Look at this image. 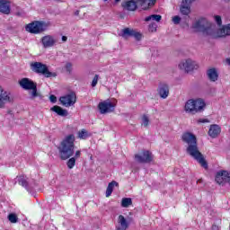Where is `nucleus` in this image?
I'll use <instances>...</instances> for the list:
<instances>
[{"mask_svg":"<svg viewBox=\"0 0 230 230\" xmlns=\"http://www.w3.org/2000/svg\"><path fill=\"white\" fill-rule=\"evenodd\" d=\"M220 132H222L220 126L214 124L210 126V128L208 130V136H210V137L215 139L216 137H218Z\"/></svg>","mask_w":230,"mask_h":230,"instance_id":"obj_18","label":"nucleus"},{"mask_svg":"<svg viewBox=\"0 0 230 230\" xmlns=\"http://www.w3.org/2000/svg\"><path fill=\"white\" fill-rule=\"evenodd\" d=\"M227 1H230V0H227Z\"/></svg>","mask_w":230,"mask_h":230,"instance_id":"obj_53","label":"nucleus"},{"mask_svg":"<svg viewBox=\"0 0 230 230\" xmlns=\"http://www.w3.org/2000/svg\"><path fill=\"white\" fill-rule=\"evenodd\" d=\"M118 224L115 230H127L128 228V222L123 215H119L118 217Z\"/></svg>","mask_w":230,"mask_h":230,"instance_id":"obj_17","label":"nucleus"},{"mask_svg":"<svg viewBox=\"0 0 230 230\" xmlns=\"http://www.w3.org/2000/svg\"><path fill=\"white\" fill-rule=\"evenodd\" d=\"M161 19H162V16L160 14H152L150 16L146 17L145 21L146 22H148L150 21H155V22H159Z\"/></svg>","mask_w":230,"mask_h":230,"instance_id":"obj_28","label":"nucleus"},{"mask_svg":"<svg viewBox=\"0 0 230 230\" xmlns=\"http://www.w3.org/2000/svg\"><path fill=\"white\" fill-rule=\"evenodd\" d=\"M29 33H32L34 35H38V33H40L42 30H27Z\"/></svg>","mask_w":230,"mask_h":230,"instance_id":"obj_39","label":"nucleus"},{"mask_svg":"<svg viewBox=\"0 0 230 230\" xmlns=\"http://www.w3.org/2000/svg\"><path fill=\"white\" fill-rule=\"evenodd\" d=\"M19 84L25 91H31L37 85V83L26 77L20 80Z\"/></svg>","mask_w":230,"mask_h":230,"instance_id":"obj_15","label":"nucleus"},{"mask_svg":"<svg viewBox=\"0 0 230 230\" xmlns=\"http://www.w3.org/2000/svg\"><path fill=\"white\" fill-rule=\"evenodd\" d=\"M226 64L230 66V58H226Z\"/></svg>","mask_w":230,"mask_h":230,"instance_id":"obj_47","label":"nucleus"},{"mask_svg":"<svg viewBox=\"0 0 230 230\" xmlns=\"http://www.w3.org/2000/svg\"><path fill=\"white\" fill-rule=\"evenodd\" d=\"M46 28H49V22L43 21H34L25 25V30H46Z\"/></svg>","mask_w":230,"mask_h":230,"instance_id":"obj_12","label":"nucleus"},{"mask_svg":"<svg viewBox=\"0 0 230 230\" xmlns=\"http://www.w3.org/2000/svg\"><path fill=\"white\" fill-rule=\"evenodd\" d=\"M101 114H109L110 112H114L116 109V102H112L111 101H104L98 105Z\"/></svg>","mask_w":230,"mask_h":230,"instance_id":"obj_9","label":"nucleus"},{"mask_svg":"<svg viewBox=\"0 0 230 230\" xmlns=\"http://www.w3.org/2000/svg\"><path fill=\"white\" fill-rule=\"evenodd\" d=\"M178 66L181 71H185V73H190V71L199 69V64L191 58L182 60Z\"/></svg>","mask_w":230,"mask_h":230,"instance_id":"obj_6","label":"nucleus"},{"mask_svg":"<svg viewBox=\"0 0 230 230\" xmlns=\"http://www.w3.org/2000/svg\"><path fill=\"white\" fill-rule=\"evenodd\" d=\"M93 134L89 133L87 129L83 128L77 133L78 139H87V137H91Z\"/></svg>","mask_w":230,"mask_h":230,"instance_id":"obj_27","label":"nucleus"},{"mask_svg":"<svg viewBox=\"0 0 230 230\" xmlns=\"http://www.w3.org/2000/svg\"><path fill=\"white\" fill-rule=\"evenodd\" d=\"M41 44L43 48H53L58 44V36L47 35L41 38Z\"/></svg>","mask_w":230,"mask_h":230,"instance_id":"obj_11","label":"nucleus"},{"mask_svg":"<svg viewBox=\"0 0 230 230\" xmlns=\"http://www.w3.org/2000/svg\"><path fill=\"white\" fill-rule=\"evenodd\" d=\"M135 160L137 163L140 164L152 163V161H154V155H152V152L148 150H144L140 154L135 155Z\"/></svg>","mask_w":230,"mask_h":230,"instance_id":"obj_7","label":"nucleus"},{"mask_svg":"<svg viewBox=\"0 0 230 230\" xmlns=\"http://www.w3.org/2000/svg\"><path fill=\"white\" fill-rule=\"evenodd\" d=\"M10 1L8 0H0V12L8 15L10 13Z\"/></svg>","mask_w":230,"mask_h":230,"instance_id":"obj_19","label":"nucleus"},{"mask_svg":"<svg viewBox=\"0 0 230 230\" xmlns=\"http://www.w3.org/2000/svg\"><path fill=\"white\" fill-rule=\"evenodd\" d=\"M123 7L125 8V10L134 12L137 9V4H136V1L134 0H129L123 4Z\"/></svg>","mask_w":230,"mask_h":230,"instance_id":"obj_23","label":"nucleus"},{"mask_svg":"<svg viewBox=\"0 0 230 230\" xmlns=\"http://www.w3.org/2000/svg\"><path fill=\"white\" fill-rule=\"evenodd\" d=\"M132 206V199L130 198H123L121 200V207L122 208H128Z\"/></svg>","mask_w":230,"mask_h":230,"instance_id":"obj_30","label":"nucleus"},{"mask_svg":"<svg viewBox=\"0 0 230 230\" xmlns=\"http://www.w3.org/2000/svg\"><path fill=\"white\" fill-rule=\"evenodd\" d=\"M198 182H202V180H198Z\"/></svg>","mask_w":230,"mask_h":230,"instance_id":"obj_49","label":"nucleus"},{"mask_svg":"<svg viewBox=\"0 0 230 230\" xmlns=\"http://www.w3.org/2000/svg\"><path fill=\"white\" fill-rule=\"evenodd\" d=\"M198 123H209V119H199Z\"/></svg>","mask_w":230,"mask_h":230,"instance_id":"obj_42","label":"nucleus"},{"mask_svg":"<svg viewBox=\"0 0 230 230\" xmlns=\"http://www.w3.org/2000/svg\"><path fill=\"white\" fill-rule=\"evenodd\" d=\"M140 4H148V6H152L155 4V0H137Z\"/></svg>","mask_w":230,"mask_h":230,"instance_id":"obj_33","label":"nucleus"},{"mask_svg":"<svg viewBox=\"0 0 230 230\" xmlns=\"http://www.w3.org/2000/svg\"><path fill=\"white\" fill-rule=\"evenodd\" d=\"M211 26V22H208L206 18H199L192 23L194 30H208Z\"/></svg>","mask_w":230,"mask_h":230,"instance_id":"obj_13","label":"nucleus"},{"mask_svg":"<svg viewBox=\"0 0 230 230\" xmlns=\"http://www.w3.org/2000/svg\"><path fill=\"white\" fill-rule=\"evenodd\" d=\"M104 1H107V0H104Z\"/></svg>","mask_w":230,"mask_h":230,"instance_id":"obj_52","label":"nucleus"},{"mask_svg":"<svg viewBox=\"0 0 230 230\" xmlns=\"http://www.w3.org/2000/svg\"><path fill=\"white\" fill-rule=\"evenodd\" d=\"M6 102H12L10 93L6 91H4L3 87L0 86V109L4 107V103H6Z\"/></svg>","mask_w":230,"mask_h":230,"instance_id":"obj_16","label":"nucleus"},{"mask_svg":"<svg viewBox=\"0 0 230 230\" xmlns=\"http://www.w3.org/2000/svg\"><path fill=\"white\" fill-rule=\"evenodd\" d=\"M31 69L37 75H42L45 78H55L57 76V73L50 72L48 66L41 62L31 63Z\"/></svg>","mask_w":230,"mask_h":230,"instance_id":"obj_4","label":"nucleus"},{"mask_svg":"<svg viewBox=\"0 0 230 230\" xmlns=\"http://www.w3.org/2000/svg\"><path fill=\"white\" fill-rule=\"evenodd\" d=\"M222 30H230V23L227 24V25H226V26H224V27L222 28Z\"/></svg>","mask_w":230,"mask_h":230,"instance_id":"obj_46","label":"nucleus"},{"mask_svg":"<svg viewBox=\"0 0 230 230\" xmlns=\"http://www.w3.org/2000/svg\"><path fill=\"white\" fill-rule=\"evenodd\" d=\"M116 1V3H119V1H121V0H115Z\"/></svg>","mask_w":230,"mask_h":230,"instance_id":"obj_48","label":"nucleus"},{"mask_svg":"<svg viewBox=\"0 0 230 230\" xmlns=\"http://www.w3.org/2000/svg\"><path fill=\"white\" fill-rule=\"evenodd\" d=\"M206 109V102L202 99H190L186 102L184 111L187 114H197Z\"/></svg>","mask_w":230,"mask_h":230,"instance_id":"obj_3","label":"nucleus"},{"mask_svg":"<svg viewBox=\"0 0 230 230\" xmlns=\"http://www.w3.org/2000/svg\"><path fill=\"white\" fill-rule=\"evenodd\" d=\"M150 30H157V24H155V22H152L150 25Z\"/></svg>","mask_w":230,"mask_h":230,"instance_id":"obj_44","label":"nucleus"},{"mask_svg":"<svg viewBox=\"0 0 230 230\" xmlns=\"http://www.w3.org/2000/svg\"><path fill=\"white\" fill-rule=\"evenodd\" d=\"M50 111L53 112H56L58 116L66 117L67 116V111L66 110L62 109L60 106H53Z\"/></svg>","mask_w":230,"mask_h":230,"instance_id":"obj_25","label":"nucleus"},{"mask_svg":"<svg viewBox=\"0 0 230 230\" xmlns=\"http://www.w3.org/2000/svg\"><path fill=\"white\" fill-rule=\"evenodd\" d=\"M59 157L62 161H67L75 155V135H68L61 142L59 147Z\"/></svg>","mask_w":230,"mask_h":230,"instance_id":"obj_2","label":"nucleus"},{"mask_svg":"<svg viewBox=\"0 0 230 230\" xmlns=\"http://www.w3.org/2000/svg\"><path fill=\"white\" fill-rule=\"evenodd\" d=\"M31 100H34L35 98H42V95L37 92V84L32 89H31Z\"/></svg>","mask_w":230,"mask_h":230,"instance_id":"obj_29","label":"nucleus"},{"mask_svg":"<svg viewBox=\"0 0 230 230\" xmlns=\"http://www.w3.org/2000/svg\"><path fill=\"white\" fill-rule=\"evenodd\" d=\"M76 15H78V11L75 12Z\"/></svg>","mask_w":230,"mask_h":230,"instance_id":"obj_50","label":"nucleus"},{"mask_svg":"<svg viewBox=\"0 0 230 230\" xmlns=\"http://www.w3.org/2000/svg\"><path fill=\"white\" fill-rule=\"evenodd\" d=\"M61 40L62 42H67V36H62Z\"/></svg>","mask_w":230,"mask_h":230,"instance_id":"obj_45","label":"nucleus"},{"mask_svg":"<svg viewBox=\"0 0 230 230\" xmlns=\"http://www.w3.org/2000/svg\"><path fill=\"white\" fill-rule=\"evenodd\" d=\"M172 22L173 24H179L181 22V18L179 15L173 16L172 17Z\"/></svg>","mask_w":230,"mask_h":230,"instance_id":"obj_38","label":"nucleus"},{"mask_svg":"<svg viewBox=\"0 0 230 230\" xmlns=\"http://www.w3.org/2000/svg\"><path fill=\"white\" fill-rule=\"evenodd\" d=\"M119 184L116 181H112L108 184L107 190H106V197H110L112 195V191H114V187H118Z\"/></svg>","mask_w":230,"mask_h":230,"instance_id":"obj_26","label":"nucleus"},{"mask_svg":"<svg viewBox=\"0 0 230 230\" xmlns=\"http://www.w3.org/2000/svg\"><path fill=\"white\" fill-rule=\"evenodd\" d=\"M82 155V152L80 150H77L75 154L74 158L80 159V156Z\"/></svg>","mask_w":230,"mask_h":230,"instance_id":"obj_41","label":"nucleus"},{"mask_svg":"<svg viewBox=\"0 0 230 230\" xmlns=\"http://www.w3.org/2000/svg\"><path fill=\"white\" fill-rule=\"evenodd\" d=\"M59 102L64 105V107H73L76 103V93L74 92L62 96L59 98Z\"/></svg>","mask_w":230,"mask_h":230,"instance_id":"obj_10","label":"nucleus"},{"mask_svg":"<svg viewBox=\"0 0 230 230\" xmlns=\"http://www.w3.org/2000/svg\"><path fill=\"white\" fill-rule=\"evenodd\" d=\"M65 69L68 75H71V72L73 71V64L71 63H66L65 66Z\"/></svg>","mask_w":230,"mask_h":230,"instance_id":"obj_35","label":"nucleus"},{"mask_svg":"<svg viewBox=\"0 0 230 230\" xmlns=\"http://www.w3.org/2000/svg\"><path fill=\"white\" fill-rule=\"evenodd\" d=\"M207 76L210 82H217L218 80V71H217V68H209L207 71Z\"/></svg>","mask_w":230,"mask_h":230,"instance_id":"obj_21","label":"nucleus"},{"mask_svg":"<svg viewBox=\"0 0 230 230\" xmlns=\"http://www.w3.org/2000/svg\"><path fill=\"white\" fill-rule=\"evenodd\" d=\"M75 164H76V158H75V157L70 158L66 162V165H67V168H69V170H73V168H75Z\"/></svg>","mask_w":230,"mask_h":230,"instance_id":"obj_31","label":"nucleus"},{"mask_svg":"<svg viewBox=\"0 0 230 230\" xmlns=\"http://www.w3.org/2000/svg\"><path fill=\"white\" fill-rule=\"evenodd\" d=\"M49 101L51 102V103H57V96L50 95L49 96Z\"/></svg>","mask_w":230,"mask_h":230,"instance_id":"obj_40","label":"nucleus"},{"mask_svg":"<svg viewBox=\"0 0 230 230\" xmlns=\"http://www.w3.org/2000/svg\"><path fill=\"white\" fill-rule=\"evenodd\" d=\"M117 35L122 37V39H127L128 37H134L136 40H141L143 39V34L134 30H120L118 31Z\"/></svg>","mask_w":230,"mask_h":230,"instance_id":"obj_8","label":"nucleus"},{"mask_svg":"<svg viewBox=\"0 0 230 230\" xmlns=\"http://www.w3.org/2000/svg\"><path fill=\"white\" fill-rule=\"evenodd\" d=\"M124 30H128V28H125Z\"/></svg>","mask_w":230,"mask_h":230,"instance_id":"obj_51","label":"nucleus"},{"mask_svg":"<svg viewBox=\"0 0 230 230\" xmlns=\"http://www.w3.org/2000/svg\"><path fill=\"white\" fill-rule=\"evenodd\" d=\"M227 171H221L218 172L216 175V182H217V184H222L223 182L226 181L227 179Z\"/></svg>","mask_w":230,"mask_h":230,"instance_id":"obj_22","label":"nucleus"},{"mask_svg":"<svg viewBox=\"0 0 230 230\" xmlns=\"http://www.w3.org/2000/svg\"><path fill=\"white\" fill-rule=\"evenodd\" d=\"M202 35L210 39H220L230 35V30H203Z\"/></svg>","mask_w":230,"mask_h":230,"instance_id":"obj_5","label":"nucleus"},{"mask_svg":"<svg viewBox=\"0 0 230 230\" xmlns=\"http://www.w3.org/2000/svg\"><path fill=\"white\" fill-rule=\"evenodd\" d=\"M98 78H99V75H95L92 81V87H96V85H98Z\"/></svg>","mask_w":230,"mask_h":230,"instance_id":"obj_37","label":"nucleus"},{"mask_svg":"<svg viewBox=\"0 0 230 230\" xmlns=\"http://www.w3.org/2000/svg\"><path fill=\"white\" fill-rule=\"evenodd\" d=\"M157 93L160 98L166 100L170 96V85L166 83H160L158 85Z\"/></svg>","mask_w":230,"mask_h":230,"instance_id":"obj_14","label":"nucleus"},{"mask_svg":"<svg viewBox=\"0 0 230 230\" xmlns=\"http://www.w3.org/2000/svg\"><path fill=\"white\" fill-rule=\"evenodd\" d=\"M148 123H150V119H148V116L143 115L142 125H144L145 127H148Z\"/></svg>","mask_w":230,"mask_h":230,"instance_id":"obj_34","label":"nucleus"},{"mask_svg":"<svg viewBox=\"0 0 230 230\" xmlns=\"http://www.w3.org/2000/svg\"><path fill=\"white\" fill-rule=\"evenodd\" d=\"M18 184H20V186H22L23 188H25L27 190V191H31V184H30V182H28V178H26V176H20L18 177Z\"/></svg>","mask_w":230,"mask_h":230,"instance_id":"obj_20","label":"nucleus"},{"mask_svg":"<svg viewBox=\"0 0 230 230\" xmlns=\"http://www.w3.org/2000/svg\"><path fill=\"white\" fill-rule=\"evenodd\" d=\"M195 0H182V3H185V4H189V6H191V3H193Z\"/></svg>","mask_w":230,"mask_h":230,"instance_id":"obj_43","label":"nucleus"},{"mask_svg":"<svg viewBox=\"0 0 230 230\" xmlns=\"http://www.w3.org/2000/svg\"><path fill=\"white\" fill-rule=\"evenodd\" d=\"M8 220L9 222H11L12 224H17L19 217H17V215L12 213L8 215Z\"/></svg>","mask_w":230,"mask_h":230,"instance_id":"obj_32","label":"nucleus"},{"mask_svg":"<svg viewBox=\"0 0 230 230\" xmlns=\"http://www.w3.org/2000/svg\"><path fill=\"white\" fill-rule=\"evenodd\" d=\"M214 19L217 26H222V17L220 15H215Z\"/></svg>","mask_w":230,"mask_h":230,"instance_id":"obj_36","label":"nucleus"},{"mask_svg":"<svg viewBox=\"0 0 230 230\" xmlns=\"http://www.w3.org/2000/svg\"><path fill=\"white\" fill-rule=\"evenodd\" d=\"M181 140L183 141V143H186V145H188L186 149L187 154L190 155V157L195 159V161L199 163L202 168L208 170V162H206L204 155H202V153H200V150H199L197 137L190 132H187L182 135Z\"/></svg>","mask_w":230,"mask_h":230,"instance_id":"obj_1","label":"nucleus"},{"mask_svg":"<svg viewBox=\"0 0 230 230\" xmlns=\"http://www.w3.org/2000/svg\"><path fill=\"white\" fill-rule=\"evenodd\" d=\"M180 11L181 13H182V15H190V13H191V5H189L188 4L181 2Z\"/></svg>","mask_w":230,"mask_h":230,"instance_id":"obj_24","label":"nucleus"}]
</instances>
